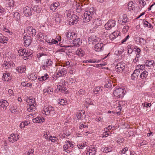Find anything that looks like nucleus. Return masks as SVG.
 <instances>
[{
  "instance_id": "f257e3e1",
  "label": "nucleus",
  "mask_w": 155,
  "mask_h": 155,
  "mask_svg": "<svg viewBox=\"0 0 155 155\" xmlns=\"http://www.w3.org/2000/svg\"><path fill=\"white\" fill-rule=\"evenodd\" d=\"M95 12L93 8L92 9L91 8L89 11H85L83 15L84 21L85 22H89L92 19V16Z\"/></svg>"
},
{
  "instance_id": "f03ea898",
  "label": "nucleus",
  "mask_w": 155,
  "mask_h": 155,
  "mask_svg": "<svg viewBox=\"0 0 155 155\" xmlns=\"http://www.w3.org/2000/svg\"><path fill=\"white\" fill-rule=\"evenodd\" d=\"M124 90L121 88H116L113 92V94L117 98H121L124 97Z\"/></svg>"
},
{
  "instance_id": "7ed1b4c3",
  "label": "nucleus",
  "mask_w": 155,
  "mask_h": 155,
  "mask_svg": "<svg viewBox=\"0 0 155 155\" xmlns=\"http://www.w3.org/2000/svg\"><path fill=\"white\" fill-rule=\"evenodd\" d=\"M43 111L46 115H52L55 113L54 108L51 106H45L43 108Z\"/></svg>"
},
{
  "instance_id": "20e7f679",
  "label": "nucleus",
  "mask_w": 155,
  "mask_h": 155,
  "mask_svg": "<svg viewBox=\"0 0 155 155\" xmlns=\"http://www.w3.org/2000/svg\"><path fill=\"white\" fill-rule=\"evenodd\" d=\"M14 63L12 61H4L2 64L3 67L6 69H12L15 66Z\"/></svg>"
},
{
  "instance_id": "39448f33",
  "label": "nucleus",
  "mask_w": 155,
  "mask_h": 155,
  "mask_svg": "<svg viewBox=\"0 0 155 155\" xmlns=\"http://www.w3.org/2000/svg\"><path fill=\"white\" fill-rule=\"evenodd\" d=\"M78 21L79 17L75 14L72 15L69 19V24L71 25H74L76 24Z\"/></svg>"
},
{
  "instance_id": "423d86ee",
  "label": "nucleus",
  "mask_w": 155,
  "mask_h": 155,
  "mask_svg": "<svg viewBox=\"0 0 155 155\" xmlns=\"http://www.w3.org/2000/svg\"><path fill=\"white\" fill-rule=\"evenodd\" d=\"M101 39L94 35H92L88 38L89 44H94L95 43L100 41Z\"/></svg>"
},
{
  "instance_id": "0eeeda50",
  "label": "nucleus",
  "mask_w": 155,
  "mask_h": 155,
  "mask_svg": "<svg viewBox=\"0 0 155 155\" xmlns=\"http://www.w3.org/2000/svg\"><path fill=\"white\" fill-rule=\"evenodd\" d=\"M25 15L27 17H29L32 15L34 11L33 9L30 7L27 6L23 9Z\"/></svg>"
},
{
  "instance_id": "6e6552de",
  "label": "nucleus",
  "mask_w": 155,
  "mask_h": 155,
  "mask_svg": "<svg viewBox=\"0 0 155 155\" xmlns=\"http://www.w3.org/2000/svg\"><path fill=\"white\" fill-rule=\"evenodd\" d=\"M115 25V21L114 20H109L104 25V27L106 30L110 29Z\"/></svg>"
},
{
  "instance_id": "1a4fd4ad",
  "label": "nucleus",
  "mask_w": 155,
  "mask_h": 155,
  "mask_svg": "<svg viewBox=\"0 0 155 155\" xmlns=\"http://www.w3.org/2000/svg\"><path fill=\"white\" fill-rule=\"evenodd\" d=\"M19 136L18 134H11L10 137H8V141L13 143L16 141L19 138Z\"/></svg>"
},
{
  "instance_id": "9d476101",
  "label": "nucleus",
  "mask_w": 155,
  "mask_h": 155,
  "mask_svg": "<svg viewBox=\"0 0 155 155\" xmlns=\"http://www.w3.org/2000/svg\"><path fill=\"white\" fill-rule=\"evenodd\" d=\"M124 64L121 62H119L116 66L115 68L117 71L119 73H121L124 71L125 68Z\"/></svg>"
},
{
  "instance_id": "9b49d317",
  "label": "nucleus",
  "mask_w": 155,
  "mask_h": 155,
  "mask_svg": "<svg viewBox=\"0 0 155 155\" xmlns=\"http://www.w3.org/2000/svg\"><path fill=\"white\" fill-rule=\"evenodd\" d=\"M96 148L93 146L87 149L86 154L87 155H95L96 153Z\"/></svg>"
},
{
  "instance_id": "f8f14e48",
  "label": "nucleus",
  "mask_w": 155,
  "mask_h": 155,
  "mask_svg": "<svg viewBox=\"0 0 155 155\" xmlns=\"http://www.w3.org/2000/svg\"><path fill=\"white\" fill-rule=\"evenodd\" d=\"M12 78V75L11 74L7 71L3 73L2 77V80L3 81H8L11 80Z\"/></svg>"
},
{
  "instance_id": "ddd939ff",
  "label": "nucleus",
  "mask_w": 155,
  "mask_h": 155,
  "mask_svg": "<svg viewBox=\"0 0 155 155\" xmlns=\"http://www.w3.org/2000/svg\"><path fill=\"white\" fill-rule=\"evenodd\" d=\"M104 45L102 43H98L94 46V49L96 51H101L104 50Z\"/></svg>"
},
{
  "instance_id": "4468645a",
  "label": "nucleus",
  "mask_w": 155,
  "mask_h": 155,
  "mask_svg": "<svg viewBox=\"0 0 155 155\" xmlns=\"http://www.w3.org/2000/svg\"><path fill=\"white\" fill-rule=\"evenodd\" d=\"M52 63L53 62L50 59L46 60L43 63V69H45L47 67L51 66Z\"/></svg>"
},
{
  "instance_id": "2eb2a0df",
  "label": "nucleus",
  "mask_w": 155,
  "mask_h": 155,
  "mask_svg": "<svg viewBox=\"0 0 155 155\" xmlns=\"http://www.w3.org/2000/svg\"><path fill=\"white\" fill-rule=\"evenodd\" d=\"M24 45L25 46H28L31 42V37L29 36H24L23 37Z\"/></svg>"
},
{
  "instance_id": "dca6fc26",
  "label": "nucleus",
  "mask_w": 155,
  "mask_h": 155,
  "mask_svg": "<svg viewBox=\"0 0 155 155\" xmlns=\"http://www.w3.org/2000/svg\"><path fill=\"white\" fill-rule=\"evenodd\" d=\"M77 34L74 32H67L66 34V36L67 38L69 39L72 40L76 38Z\"/></svg>"
},
{
  "instance_id": "f3484780",
  "label": "nucleus",
  "mask_w": 155,
  "mask_h": 155,
  "mask_svg": "<svg viewBox=\"0 0 155 155\" xmlns=\"http://www.w3.org/2000/svg\"><path fill=\"white\" fill-rule=\"evenodd\" d=\"M102 24V21L99 18L94 20L93 21V26L94 29H96L98 26L101 25Z\"/></svg>"
},
{
  "instance_id": "a211bd4d",
  "label": "nucleus",
  "mask_w": 155,
  "mask_h": 155,
  "mask_svg": "<svg viewBox=\"0 0 155 155\" xmlns=\"http://www.w3.org/2000/svg\"><path fill=\"white\" fill-rule=\"evenodd\" d=\"M38 40L40 41L44 42L45 40H46L47 38V35L42 33L40 32L38 34Z\"/></svg>"
},
{
  "instance_id": "6ab92c4d",
  "label": "nucleus",
  "mask_w": 155,
  "mask_h": 155,
  "mask_svg": "<svg viewBox=\"0 0 155 155\" xmlns=\"http://www.w3.org/2000/svg\"><path fill=\"white\" fill-rule=\"evenodd\" d=\"M8 103L5 100H0V108H2L3 109L5 110L8 106Z\"/></svg>"
},
{
  "instance_id": "aec40b11",
  "label": "nucleus",
  "mask_w": 155,
  "mask_h": 155,
  "mask_svg": "<svg viewBox=\"0 0 155 155\" xmlns=\"http://www.w3.org/2000/svg\"><path fill=\"white\" fill-rule=\"evenodd\" d=\"M82 42L80 38L74 39L73 41V45L76 47H78L81 44Z\"/></svg>"
},
{
  "instance_id": "412c9836",
  "label": "nucleus",
  "mask_w": 155,
  "mask_h": 155,
  "mask_svg": "<svg viewBox=\"0 0 155 155\" xmlns=\"http://www.w3.org/2000/svg\"><path fill=\"white\" fill-rule=\"evenodd\" d=\"M76 54L80 57H83L85 54V52L81 48H78L76 51Z\"/></svg>"
},
{
  "instance_id": "4be33fe9",
  "label": "nucleus",
  "mask_w": 155,
  "mask_h": 155,
  "mask_svg": "<svg viewBox=\"0 0 155 155\" xmlns=\"http://www.w3.org/2000/svg\"><path fill=\"white\" fill-rule=\"evenodd\" d=\"M7 38L0 34V42L2 43H7Z\"/></svg>"
},
{
  "instance_id": "5701e85b",
  "label": "nucleus",
  "mask_w": 155,
  "mask_h": 155,
  "mask_svg": "<svg viewBox=\"0 0 155 155\" xmlns=\"http://www.w3.org/2000/svg\"><path fill=\"white\" fill-rule=\"evenodd\" d=\"M45 120L44 118L41 119V117H38L32 119L33 122L35 123H41V122L44 121Z\"/></svg>"
},
{
  "instance_id": "b1692460",
  "label": "nucleus",
  "mask_w": 155,
  "mask_h": 155,
  "mask_svg": "<svg viewBox=\"0 0 155 155\" xmlns=\"http://www.w3.org/2000/svg\"><path fill=\"white\" fill-rule=\"evenodd\" d=\"M53 89L52 88H48L47 89H44L43 90L44 94L45 95H46L47 94H51L53 93Z\"/></svg>"
},
{
  "instance_id": "393cba45",
  "label": "nucleus",
  "mask_w": 155,
  "mask_h": 155,
  "mask_svg": "<svg viewBox=\"0 0 155 155\" xmlns=\"http://www.w3.org/2000/svg\"><path fill=\"white\" fill-rule=\"evenodd\" d=\"M53 17L55 18V20L57 22H60L61 20L60 18L61 15H59L57 13H55L53 14Z\"/></svg>"
},
{
  "instance_id": "a878e982",
  "label": "nucleus",
  "mask_w": 155,
  "mask_h": 155,
  "mask_svg": "<svg viewBox=\"0 0 155 155\" xmlns=\"http://www.w3.org/2000/svg\"><path fill=\"white\" fill-rule=\"evenodd\" d=\"M28 29V31H29V32H30V33L29 34L30 35H31L32 36L35 35L36 33V31L35 29H33L31 27H29Z\"/></svg>"
},
{
  "instance_id": "bb28decb",
  "label": "nucleus",
  "mask_w": 155,
  "mask_h": 155,
  "mask_svg": "<svg viewBox=\"0 0 155 155\" xmlns=\"http://www.w3.org/2000/svg\"><path fill=\"white\" fill-rule=\"evenodd\" d=\"M35 108L34 104H30L28 106L27 110L29 112H32L35 110Z\"/></svg>"
},
{
  "instance_id": "cd10ccee",
  "label": "nucleus",
  "mask_w": 155,
  "mask_h": 155,
  "mask_svg": "<svg viewBox=\"0 0 155 155\" xmlns=\"http://www.w3.org/2000/svg\"><path fill=\"white\" fill-rule=\"evenodd\" d=\"M26 102L28 103V105H30V104H31V105L34 104L35 102V99L33 97H29L27 99Z\"/></svg>"
},
{
  "instance_id": "c85d7f7f",
  "label": "nucleus",
  "mask_w": 155,
  "mask_h": 155,
  "mask_svg": "<svg viewBox=\"0 0 155 155\" xmlns=\"http://www.w3.org/2000/svg\"><path fill=\"white\" fill-rule=\"evenodd\" d=\"M143 23L145 27H148L149 28H152L153 27L151 24L149 23L147 21L143 19Z\"/></svg>"
},
{
  "instance_id": "c756f323",
  "label": "nucleus",
  "mask_w": 155,
  "mask_h": 155,
  "mask_svg": "<svg viewBox=\"0 0 155 155\" xmlns=\"http://www.w3.org/2000/svg\"><path fill=\"white\" fill-rule=\"evenodd\" d=\"M16 70L18 73H22L26 70V68L25 67H18L16 68Z\"/></svg>"
},
{
  "instance_id": "7c9ffc66",
  "label": "nucleus",
  "mask_w": 155,
  "mask_h": 155,
  "mask_svg": "<svg viewBox=\"0 0 155 155\" xmlns=\"http://www.w3.org/2000/svg\"><path fill=\"white\" fill-rule=\"evenodd\" d=\"M25 50L26 49L22 48H20L19 50H18V55L19 56L24 55L25 52Z\"/></svg>"
},
{
  "instance_id": "2f4dec72",
  "label": "nucleus",
  "mask_w": 155,
  "mask_h": 155,
  "mask_svg": "<svg viewBox=\"0 0 155 155\" xmlns=\"http://www.w3.org/2000/svg\"><path fill=\"white\" fill-rule=\"evenodd\" d=\"M102 87H96L94 90H93V92L94 94H97L99 93L100 91H102Z\"/></svg>"
},
{
  "instance_id": "473e14b6",
  "label": "nucleus",
  "mask_w": 155,
  "mask_h": 155,
  "mask_svg": "<svg viewBox=\"0 0 155 155\" xmlns=\"http://www.w3.org/2000/svg\"><path fill=\"white\" fill-rule=\"evenodd\" d=\"M102 150L104 153H108L112 151V148L111 147H104L102 148Z\"/></svg>"
},
{
  "instance_id": "72a5a7b5",
  "label": "nucleus",
  "mask_w": 155,
  "mask_h": 155,
  "mask_svg": "<svg viewBox=\"0 0 155 155\" xmlns=\"http://www.w3.org/2000/svg\"><path fill=\"white\" fill-rule=\"evenodd\" d=\"M81 112H82L83 114L82 115L81 113L80 112H78L77 113V117L78 119H83L84 117L83 116V115L84 113V111L83 110H82Z\"/></svg>"
},
{
  "instance_id": "f704fd0d",
  "label": "nucleus",
  "mask_w": 155,
  "mask_h": 155,
  "mask_svg": "<svg viewBox=\"0 0 155 155\" xmlns=\"http://www.w3.org/2000/svg\"><path fill=\"white\" fill-rule=\"evenodd\" d=\"M129 21V19L127 18L126 15L124 14L123 15V18L122 20V22L121 24L124 25V24H125L128 22Z\"/></svg>"
},
{
  "instance_id": "c9c22d12",
  "label": "nucleus",
  "mask_w": 155,
  "mask_h": 155,
  "mask_svg": "<svg viewBox=\"0 0 155 155\" xmlns=\"http://www.w3.org/2000/svg\"><path fill=\"white\" fill-rule=\"evenodd\" d=\"M14 16L15 20L16 21H18L20 18V15L18 12H15L14 14Z\"/></svg>"
},
{
  "instance_id": "e433bc0d",
  "label": "nucleus",
  "mask_w": 155,
  "mask_h": 155,
  "mask_svg": "<svg viewBox=\"0 0 155 155\" xmlns=\"http://www.w3.org/2000/svg\"><path fill=\"white\" fill-rule=\"evenodd\" d=\"M58 74H60L61 76H64L67 73V71L64 68H61L60 70L58 71Z\"/></svg>"
},
{
  "instance_id": "4c0bfd02",
  "label": "nucleus",
  "mask_w": 155,
  "mask_h": 155,
  "mask_svg": "<svg viewBox=\"0 0 155 155\" xmlns=\"http://www.w3.org/2000/svg\"><path fill=\"white\" fill-rule=\"evenodd\" d=\"M148 72L145 71H143L140 75V77L142 79L146 78L147 76Z\"/></svg>"
},
{
  "instance_id": "58836bf2",
  "label": "nucleus",
  "mask_w": 155,
  "mask_h": 155,
  "mask_svg": "<svg viewBox=\"0 0 155 155\" xmlns=\"http://www.w3.org/2000/svg\"><path fill=\"white\" fill-rule=\"evenodd\" d=\"M48 78V76L47 74H45L43 76H42L41 78H38L39 80L40 81H44L47 79Z\"/></svg>"
},
{
  "instance_id": "ea45409f",
  "label": "nucleus",
  "mask_w": 155,
  "mask_h": 155,
  "mask_svg": "<svg viewBox=\"0 0 155 155\" xmlns=\"http://www.w3.org/2000/svg\"><path fill=\"white\" fill-rule=\"evenodd\" d=\"M154 64V61L151 60L150 61L147 60L145 63L146 65L147 66L150 67L151 65H153V64Z\"/></svg>"
},
{
  "instance_id": "a19ab883",
  "label": "nucleus",
  "mask_w": 155,
  "mask_h": 155,
  "mask_svg": "<svg viewBox=\"0 0 155 155\" xmlns=\"http://www.w3.org/2000/svg\"><path fill=\"white\" fill-rule=\"evenodd\" d=\"M85 105L87 104L88 105H94V104H93V103L92 102L90 98L86 99L85 100Z\"/></svg>"
},
{
  "instance_id": "79ce46f5",
  "label": "nucleus",
  "mask_w": 155,
  "mask_h": 155,
  "mask_svg": "<svg viewBox=\"0 0 155 155\" xmlns=\"http://www.w3.org/2000/svg\"><path fill=\"white\" fill-rule=\"evenodd\" d=\"M29 123L27 121H25L24 122L21 123L20 124V128H23L25 127V126L28 125Z\"/></svg>"
},
{
  "instance_id": "37998d69",
  "label": "nucleus",
  "mask_w": 155,
  "mask_h": 155,
  "mask_svg": "<svg viewBox=\"0 0 155 155\" xmlns=\"http://www.w3.org/2000/svg\"><path fill=\"white\" fill-rule=\"evenodd\" d=\"M7 4L8 5V6L11 7L13 6L14 5V1L13 0H8L7 1Z\"/></svg>"
},
{
  "instance_id": "c03bdc74",
  "label": "nucleus",
  "mask_w": 155,
  "mask_h": 155,
  "mask_svg": "<svg viewBox=\"0 0 155 155\" xmlns=\"http://www.w3.org/2000/svg\"><path fill=\"white\" fill-rule=\"evenodd\" d=\"M65 142L66 143V144L67 145L69 148H70V147L73 148L74 147V145L72 144L71 142L67 140Z\"/></svg>"
},
{
  "instance_id": "a18cd8bd",
  "label": "nucleus",
  "mask_w": 155,
  "mask_h": 155,
  "mask_svg": "<svg viewBox=\"0 0 155 155\" xmlns=\"http://www.w3.org/2000/svg\"><path fill=\"white\" fill-rule=\"evenodd\" d=\"M133 2H130L128 4V9L129 11H131L132 10H133L134 8V5L133 4Z\"/></svg>"
},
{
  "instance_id": "49530a36",
  "label": "nucleus",
  "mask_w": 155,
  "mask_h": 155,
  "mask_svg": "<svg viewBox=\"0 0 155 155\" xmlns=\"http://www.w3.org/2000/svg\"><path fill=\"white\" fill-rule=\"evenodd\" d=\"M49 134V132L48 131L44 132L43 133V136L45 139H48L49 137H48V135Z\"/></svg>"
},
{
  "instance_id": "de8ad7c7",
  "label": "nucleus",
  "mask_w": 155,
  "mask_h": 155,
  "mask_svg": "<svg viewBox=\"0 0 155 155\" xmlns=\"http://www.w3.org/2000/svg\"><path fill=\"white\" fill-rule=\"evenodd\" d=\"M34 150L33 149H30L28 150L26 155H33L34 154Z\"/></svg>"
},
{
  "instance_id": "09e8293b",
  "label": "nucleus",
  "mask_w": 155,
  "mask_h": 155,
  "mask_svg": "<svg viewBox=\"0 0 155 155\" xmlns=\"http://www.w3.org/2000/svg\"><path fill=\"white\" fill-rule=\"evenodd\" d=\"M113 34L115 38L119 36H120V32L118 31H115L113 33Z\"/></svg>"
},
{
  "instance_id": "8fccbe9b",
  "label": "nucleus",
  "mask_w": 155,
  "mask_h": 155,
  "mask_svg": "<svg viewBox=\"0 0 155 155\" xmlns=\"http://www.w3.org/2000/svg\"><path fill=\"white\" fill-rule=\"evenodd\" d=\"M131 45H129L128 46V53L129 54H131L133 51V48H131Z\"/></svg>"
},
{
  "instance_id": "3c124183",
  "label": "nucleus",
  "mask_w": 155,
  "mask_h": 155,
  "mask_svg": "<svg viewBox=\"0 0 155 155\" xmlns=\"http://www.w3.org/2000/svg\"><path fill=\"white\" fill-rule=\"evenodd\" d=\"M57 139V137H52V136H50L49 137L48 139L51 140V142H55Z\"/></svg>"
},
{
  "instance_id": "603ef678",
  "label": "nucleus",
  "mask_w": 155,
  "mask_h": 155,
  "mask_svg": "<svg viewBox=\"0 0 155 155\" xmlns=\"http://www.w3.org/2000/svg\"><path fill=\"white\" fill-rule=\"evenodd\" d=\"M129 28V27L128 26H125L123 27L122 29V31L124 33L127 32Z\"/></svg>"
},
{
  "instance_id": "864d4df0",
  "label": "nucleus",
  "mask_w": 155,
  "mask_h": 155,
  "mask_svg": "<svg viewBox=\"0 0 155 155\" xmlns=\"http://www.w3.org/2000/svg\"><path fill=\"white\" fill-rule=\"evenodd\" d=\"M57 89H58V90L59 91H61L62 92L63 91H66V89L65 90V88H64L63 87H61L60 85L58 86L57 87Z\"/></svg>"
},
{
  "instance_id": "5fc2aeb1",
  "label": "nucleus",
  "mask_w": 155,
  "mask_h": 155,
  "mask_svg": "<svg viewBox=\"0 0 155 155\" xmlns=\"http://www.w3.org/2000/svg\"><path fill=\"white\" fill-rule=\"evenodd\" d=\"M128 148L127 147L124 148L123 150L120 151V153L121 154L124 153L125 152L128 150Z\"/></svg>"
},
{
  "instance_id": "6e6d98bb",
  "label": "nucleus",
  "mask_w": 155,
  "mask_h": 155,
  "mask_svg": "<svg viewBox=\"0 0 155 155\" xmlns=\"http://www.w3.org/2000/svg\"><path fill=\"white\" fill-rule=\"evenodd\" d=\"M58 102L60 104L63 105H65L66 103L65 101L63 99L59 100Z\"/></svg>"
},
{
  "instance_id": "4d7b16f0",
  "label": "nucleus",
  "mask_w": 155,
  "mask_h": 155,
  "mask_svg": "<svg viewBox=\"0 0 155 155\" xmlns=\"http://www.w3.org/2000/svg\"><path fill=\"white\" fill-rule=\"evenodd\" d=\"M147 141L145 140H143V141L140 143V144H139L140 146H142L143 145H146L147 143Z\"/></svg>"
},
{
  "instance_id": "13d9d810",
  "label": "nucleus",
  "mask_w": 155,
  "mask_h": 155,
  "mask_svg": "<svg viewBox=\"0 0 155 155\" xmlns=\"http://www.w3.org/2000/svg\"><path fill=\"white\" fill-rule=\"evenodd\" d=\"M112 128V127L110 125L109 126H108L107 127L105 128L104 129V131H108V132H109V130H110Z\"/></svg>"
},
{
  "instance_id": "bf43d9fd",
  "label": "nucleus",
  "mask_w": 155,
  "mask_h": 155,
  "mask_svg": "<svg viewBox=\"0 0 155 155\" xmlns=\"http://www.w3.org/2000/svg\"><path fill=\"white\" fill-rule=\"evenodd\" d=\"M58 43V40H56L55 39H53L51 40V44H57Z\"/></svg>"
},
{
  "instance_id": "052dcab7",
  "label": "nucleus",
  "mask_w": 155,
  "mask_h": 155,
  "mask_svg": "<svg viewBox=\"0 0 155 155\" xmlns=\"http://www.w3.org/2000/svg\"><path fill=\"white\" fill-rule=\"evenodd\" d=\"M3 30L6 32H8L10 35H12V32L10 31L8 29H7L5 27L4 28Z\"/></svg>"
},
{
  "instance_id": "680f3d73",
  "label": "nucleus",
  "mask_w": 155,
  "mask_h": 155,
  "mask_svg": "<svg viewBox=\"0 0 155 155\" xmlns=\"http://www.w3.org/2000/svg\"><path fill=\"white\" fill-rule=\"evenodd\" d=\"M57 8L54 5L52 4L50 6V9L52 11H54Z\"/></svg>"
},
{
  "instance_id": "e2e57ef3",
  "label": "nucleus",
  "mask_w": 155,
  "mask_h": 155,
  "mask_svg": "<svg viewBox=\"0 0 155 155\" xmlns=\"http://www.w3.org/2000/svg\"><path fill=\"white\" fill-rule=\"evenodd\" d=\"M151 105V104L150 103H145L143 105L144 107H150Z\"/></svg>"
},
{
  "instance_id": "0e129e2a",
  "label": "nucleus",
  "mask_w": 155,
  "mask_h": 155,
  "mask_svg": "<svg viewBox=\"0 0 155 155\" xmlns=\"http://www.w3.org/2000/svg\"><path fill=\"white\" fill-rule=\"evenodd\" d=\"M140 4H141L144 7L146 4L144 0L139 1Z\"/></svg>"
},
{
  "instance_id": "69168bd1",
  "label": "nucleus",
  "mask_w": 155,
  "mask_h": 155,
  "mask_svg": "<svg viewBox=\"0 0 155 155\" xmlns=\"http://www.w3.org/2000/svg\"><path fill=\"white\" fill-rule=\"evenodd\" d=\"M138 76L134 73L131 75V78L133 80H135L136 78Z\"/></svg>"
},
{
  "instance_id": "338daca9",
  "label": "nucleus",
  "mask_w": 155,
  "mask_h": 155,
  "mask_svg": "<svg viewBox=\"0 0 155 155\" xmlns=\"http://www.w3.org/2000/svg\"><path fill=\"white\" fill-rule=\"evenodd\" d=\"M108 36H109V38L110 39L112 40H114V39L116 38L115 37H114L113 33L110 35H109Z\"/></svg>"
},
{
  "instance_id": "774afa93",
  "label": "nucleus",
  "mask_w": 155,
  "mask_h": 155,
  "mask_svg": "<svg viewBox=\"0 0 155 155\" xmlns=\"http://www.w3.org/2000/svg\"><path fill=\"white\" fill-rule=\"evenodd\" d=\"M8 92L10 96L13 95V92L12 90L9 89L8 90Z\"/></svg>"
}]
</instances>
